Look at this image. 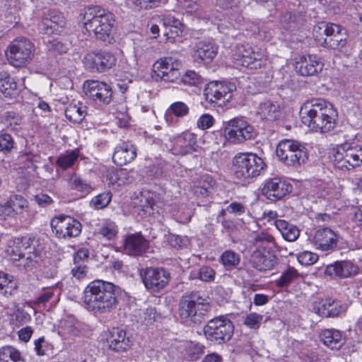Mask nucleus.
Masks as SVG:
<instances>
[{
    "label": "nucleus",
    "mask_w": 362,
    "mask_h": 362,
    "mask_svg": "<svg viewBox=\"0 0 362 362\" xmlns=\"http://www.w3.org/2000/svg\"><path fill=\"white\" fill-rule=\"evenodd\" d=\"M300 115L304 125L311 131L320 133L332 130L337 119V112L333 105L322 99L305 102L300 108Z\"/></svg>",
    "instance_id": "nucleus-1"
},
{
    "label": "nucleus",
    "mask_w": 362,
    "mask_h": 362,
    "mask_svg": "<svg viewBox=\"0 0 362 362\" xmlns=\"http://www.w3.org/2000/svg\"><path fill=\"white\" fill-rule=\"evenodd\" d=\"M116 286L103 280H94L85 288L83 302L86 310L94 315L111 313L117 306Z\"/></svg>",
    "instance_id": "nucleus-2"
},
{
    "label": "nucleus",
    "mask_w": 362,
    "mask_h": 362,
    "mask_svg": "<svg viewBox=\"0 0 362 362\" xmlns=\"http://www.w3.org/2000/svg\"><path fill=\"white\" fill-rule=\"evenodd\" d=\"M83 22L86 31L93 33L96 38L108 43L113 40V16L100 6L86 8L83 13Z\"/></svg>",
    "instance_id": "nucleus-3"
},
{
    "label": "nucleus",
    "mask_w": 362,
    "mask_h": 362,
    "mask_svg": "<svg viewBox=\"0 0 362 362\" xmlns=\"http://www.w3.org/2000/svg\"><path fill=\"white\" fill-rule=\"evenodd\" d=\"M208 300L197 291L183 296L179 303V315L186 324L200 323L210 310Z\"/></svg>",
    "instance_id": "nucleus-4"
},
{
    "label": "nucleus",
    "mask_w": 362,
    "mask_h": 362,
    "mask_svg": "<svg viewBox=\"0 0 362 362\" xmlns=\"http://www.w3.org/2000/svg\"><path fill=\"white\" fill-rule=\"evenodd\" d=\"M234 175L239 179L256 177L265 168L263 159L255 153H239L233 160Z\"/></svg>",
    "instance_id": "nucleus-5"
},
{
    "label": "nucleus",
    "mask_w": 362,
    "mask_h": 362,
    "mask_svg": "<svg viewBox=\"0 0 362 362\" xmlns=\"http://www.w3.org/2000/svg\"><path fill=\"white\" fill-rule=\"evenodd\" d=\"M276 156L285 165L299 167L308 158L306 148L300 142L293 139H284L276 146Z\"/></svg>",
    "instance_id": "nucleus-6"
},
{
    "label": "nucleus",
    "mask_w": 362,
    "mask_h": 362,
    "mask_svg": "<svg viewBox=\"0 0 362 362\" xmlns=\"http://www.w3.org/2000/svg\"><path fill=\"white\" fill-rule=\"evenodd\" d=\"M34 54V45L24 37L14 40L8 45L6 52L8 61L16 67H23L28 64L33 60Z\"/></svg>",
    "instance_id": "nucleus-7"
},
{
    "label": "nucleus",
    "mask_w": 362,
    "mask_h": 362,
    "mask_svg": "<svg viewBox=\"0 0 362 362\" xmlns=\"http://www.w3.org/2000/svg\"><path fill=\"white\" fill-rule=\"evenodd\" d=\"M206 338L216 344L228 341L233 333L232 322L225 316H218L210 320L204 327Z\"/></svg>",
    "instance_id": "nucleus-8"
},
{
    "label": "nucleus",
    "mask_w": 362,
    "mask_h": 362,
    "mask_svg": "<svg viewBox=\"0 0 362 362\" xmlns=\"http://www.w3.org/2000/svg\"><path fill=\"white\" fill-rule=\"evenodd\" d=\"M226 139L235 144H243L255 136V129L247 122L234 118L227 122L224 127Z\"/></svg>",
    "instance_id": "nucleus-9"
},
{
    "label": "nucleus",
    "mask_w": 362,
    "mask_h": 362,
    "mask_svg": "<svg viewBox=\"0 0 362 362\" xmlns=\"http://www.w3.org/2000/svg\"><path fill=\"white\" fill-rule=\"evenodd\" d=\"M362 163V149L344 144L339 146L334 154V164L339 169L354 168Z\"/></svg>",
    "instance_id": "nucleus-10"
},
{
    "label": "nucleus",
    "mask_w": 362,
    "mask_h": 362,
    "mask_svg": "<svg viewBox=\"0 0 362 362\" xmlns=\"http://www.w3.org/2000/svg\"><path fill=\"white\" fill-rule=\"evenodd\" d=\"M53 233L59 238L77 237L81 232V223L70 216L60 215L51 220Z\"/></svg>",
    "instance_id": "nucleus-11"
},
{
    "label": "nucleus",
    "mask_w": 362,
    "mask_h": 362,
    "mask_svg": "<svg viewBox=\"0 0 362 362\" xmlns=\"http://www.w3.org/2000/svg\"><path fill=\"white\" fill-rule=\"evenodd\" d=\"M139 275L145 287L154 292L164 288L170 279V273L163 268H143Z\"/></svg>",
    "instance_id": "nucleus-12"
},
{
    "label": "nucleus",
    "mask_w": 362,
    "mask_h": 362,
    "mask_svg": "<svg viewBox=\"0 0 362 362\" xmlns=\"http://www.w3.org/2000/svg\"><path fill=\"white\" fill-rule=\"evenodd\" d=\"M182 63L172 57L158 59L153 65V71L156 76L167 82H174L180 77Z\"/></svg>",
    "instance_id": "nucleus-13"
},
{
    "label": "nucleus",
    "mask_w": 362,
    "mask_h": 362,
    "mask_svg": "<svg viewBox=\"0 0 362 362\" xmlns=\"http://www.w3.org/2000/svg\"><path fill=\"white\" fill-rule=\"evenodd\" d=\"M235 88L232 83L211 81L204 89L205 98L211 103L222 106L231 99Z\"/></svg>",
    "instance_id": "nucleus-14"
},
{
    "label": "nucleus",
    "mask_w": 362,
    "mask_h": 362,
    "mask_svg": "<svg viewBox=\"0 0 362 362\" xmlns=\"http://www.w3.org/2000/svg\"><path fill=\"white\" fill-rule=\"evenodd\" d=\"M86 66L93 71L104 72L115 65L116 57L110 52L100 51L88 53L85 57Z\"/></svg>",
    "instance_id": "nucleus-15"
},
{
    "label": "nucleus",
    "mask_w": 362,
    "mask_h": 362,
    "mask_svg": "<svg viewBox=\"0 0 362 362\" xmlns=\"http://www.w3.org/2000/svg\"><path fill=\"white\" fill-rule=\"evenodd\" d=\"M85 94L95 101L108 104L112 99V91L109 85L98 81H86L83 84Z\"/></svg>",
    "instance_id": "nucleus-16"
},
{
    "label": "nucleus",
    "mask_w": 362,
    "mask_h": 362,
    "mask_svg": "<svg viewBox=\"0 0 362 362\" xmlns=\"http://www.w3.org/2000/svg\"><path fill=\"white\" fill-rule=\"evenodd\" d=\"M292 191V186L279 177L268 180L262 189V194L268 199L276 201L282 199Z\"/></svg>",
    "instance_id": "nucleus-17"
},
{
    "label": "nucleus",
    "mask_w": 362,
    "mask_h": 362,
    "mask_svg": "<svg viewBox=\"0 0 362 362\" xmlns=\"http://www.w3.org/2000/svg\"><path fill=\"white\" fill-rule=\"evenodd\" d=\"M296 71L303 76H310L322 70L323 64L315 55H303L296 58Z\"/></svg>",
    "instance_id": "nucleus-18"
},
{
    "label": "nucleus",
    "mask_w": 362,
    "mask_h": 362,
    "mask_svg": "<svg viewBox=\"0 0 362 362\" xmlns=\"http://www.w3.org/2000/svg\"><path fill=\"white\" fill-rule=\"evenodd\" d=\"M170 151L174 155L184 156L195 151L197 144L196 135L185 132L171 140Z\"/></svg>",
    "instance_id": "nucleus-19"
},
{
    "label": "nucleus",
    "mask_w": 362,
    "mask_h": 362,
    "mask_svg": "<svg viewBox=\"0 0 362 362\" xmlns=\"http://www.w3.org/2000/svg\"><path fill=\"white\" fill-rule=\"evenodd\" d=\"M313 310L324 317H334L345 312L339 302L331 298L318 299L313 303Z\"/></svg>",
    "instance_id": "nucleus-20"
},
{
    "label": "nucleus",
    "mask_w": 362,
    "mask_h": 362,
    "mask_svg": "<svg viewBox=\"0 0 362 362\" xmlns=\"http://www.w3.org/2000/svg\"><path fill=\"white\" fill-rule=\"evenodd\" d=\"M346 30L341 25L329 23V28L324 41V47L336 49L344 47L346 44Z\"/></svg>",
    "instance_id": "nucleus-21"
},
{
    "label": "nucleus",
    "mask_w": 362,
    "mask_h": 362,
    "mask_svg": "<svg viewBox=\"0 0 362 362\" xmlns=\"http://www.w3.org/2000/svg\"><path fill=\"white\" fill-rule=\"evenodd\" d=\"M315 247L322 251L333 250L337 245L338 238L336 233L328 228L317 230L313 237Z\"/></svg>",
    "instance_id": "nucleus-22"
},
{
    "label": "nucleus",
    "mask_w": 362,
    "mask_h": 362,
    "mask_svg": "<svg viewBox=\"0 0 362 362\" xmlns=\"http://www.w3.org/2000/svg\"><path fill=\"white\" fill-rule=\"evenodd\" d=\"M358 268L348 260L337 261L327 265L325 274L332 277L348 278L358 273Z\"/></svg>",
    "instance_id": "nucleus-23"
},
{
    "label": "nucleus",
    "mask_w": 362,
    "mask_h": 362,
    "mask_svg": "<svg viewBox=\"0 0 362 362\" xmlns=\"http://www.w3.org/2000/svg\"><path fill=\"white\" fill-rule=\"evenodd\" d=\"M107 340L110 349L118 353L127 351L132 346L126 332L119 328H113Z\"/></svg>",
    "instance_id": "nucleus-24"
},
{
    "label": "nucleus",
    "mask_w": 362,
    "mask_h": 362,
    "mask_svg": "<svg viewBox=\"0 0 362 362\" xmlns=\"http://www.w3.org/2000/svg\"><path fill=\"white\" fill-rule=\"evenodd\" d=\"M136 157L135 146L129 142H122L116 146L112 160L117 165L122 166L132 162Z\"/></svg>",
    "instance_id": "nucleus-25"
},
{
    "label": "nucleus",
    "mask_w": 362,
    "mask_h": 362,
    "mask_svg": "<svg viewBox=\"0 0 362 362\" xmlns=\"http://www.w3.org/2000/svg\"><path fill=\"white\" fill-rule=\"evenodd\" d=\"M250 263L259 271H267L273 269L276 260L274 255L269 251L257 249L252 254Z\"/></svg>",
    "instance_id": "nucleus-26"
},
{
    "label": "nucleus",
    "mask_w": 362,
    "mask_h": 362,
    "mask_svg": "<svg viewBox=\"0 0 362 362\" xmlns=\"http://www.w3.org/2000/svg\"><path fill=\"white\" fill-rule=\"evenodd\" d=\"M148 247V241L140 234H132L125 239L124 250L129 255H141Z\"/></svg>",
    "instance_id": "nucleus-27"
},
{
    "label": "nucleus",
    "mask_w": 362,
    "mask_h": 362,
    "mask_svg": "<svg viewBox=\"0 0 362 362\" xmlns=\"http://www.w3.org/2000/svg\"><path fill=\"white\" fill-rule=\"evenodd\" d=\"M320 339L324 345L332 350H339L345 343V337L341 331L336 329H326L320 334Z\"/></svg>",
    "instance_id": "nucleus-28"
},
{
    "label": "nucleus",
    "mask_w": 362,
    "mask_h": 362,
    "mask_svg": "<svg viewBox=\"0 0 362 362\" xmlns=\"http://www.w3.org/2000/svg\"><path fill=\"white\" fill-rule=\"evenodd\" d=\"M28 249H30V246L25 238H15L8 242L6 252L10 260L16 262L21 260Z\"/></svg>",
    "instance_id": "nucleus-29"
},
{
    "label": "nucleus",
    "mask_w": 362,
    "mask_h": 362,
    "mask_svg": "<svg viewBox=\"0 0 362 362\" xmlns=\"http://www.w3.org/2000/svg\"><path fill=\"white\" fill-rule=\"evenodd\" d=\"M217 54V47L211 42H199L194 53V60L199 63H209Z\"/></svg>",
    "instance_id": "nucleus-30"
},
{
    "label": "nucleus",
    "mask_w": 362,
    "mask_h": 362,
    "mask_svg": "<svg viewBox=\"0 0 362 362\" xmlns=\"http://www.w3.org/2000/svg\"><path fill=\"white\" fill-rule=\"evenodd\" d=\"M215 184V180L210 175H204L195 181L192 190L197 197H207L213 193Z\"/></svg>",
    "instance_id": "nucleus-31"
},
{
    "label": "nucleus",
    "mask_w": 362,
    "mask_h": 362,
    "mask_svg": "<svg viewBox=\"0 0 362 362\" xmlns=\"http://www.w3.org/2000/svg\"><path fill=\"white\" fill-rule=\"evenodd\" d=\"M133 204L148 216L153 215L156 210L154 198L148 191L141 192L133 199Z\"/></svg>",
    "instance_id": "nucleus-32"
},
{
    "label": "nucleus",
    "mask_w": 362,
    "mask_h": 362,
    "mask_svg": "<svg viewBox=\"0 0 362 362\" xmlns=\"http://www.w3.org/2000/svg\"><path fill=\"white\" fill-rule=\"evenodd\" d=\"M276 228L281 233L284 238L289 242L297 240L300 235L299 229L285 220L279 219L274 222Z\"/></svg>",
    "instance_id": "nucleus-33"
},
{
    "label": "nucleus",
    "mask_w": 362,
    "mask_h": 362,
    "mask_svg": "<svg viewBox=\"0 0 362 362\" xmlns=\"http://www.w3.org/2000/svg\"><path fill=\"white\" fill-rule=\"evenodd\" d=\"M18 288L17 281L12 275L0 272V293L8 297L13 295Z\"/></svg>",
    "instance_id": "nucleus-34"
},
{
    "label": "nucleus",
    "mask_w": 362,
    "mask_h": 362,
    "mask_svg": "<svg viewBox=\"0 0 362 362\" xmlns=\"http://www.w3.org/2000/svg\"><path fill=\"white\" fill-rule=\"evenodd\" d=\"M0 92L5 97H12L17 94V83L6 71L0 72Z\"/></svg>",
    "instance_id": "nucleus-35"
},
{
    "label": "nucleus",
    "mask_w": 362,
    "mask_h": 362,
    "mask_svg": "<svg viewBox=\"0 0 362 362\" xmlns=\"http://www.w3.org/2000/svg\"><path fill=\"white\" fill-rule=\"evenodd\" d=\"M257 114L261 119L272 121L279 116V107L273 103L267 101L259 105Z\"/></svg>",
    "instance_id": "nucleus-36"
},
{
    "label": "nucleus",
    "mask_w": 362,
    "mask_h": 362,
    "mask_svg": "<svg viewBox=\"0 0 362 362\" xmlns=\"http://www.w3.org/2000/svg\"><path fill=\"white\" fill-rule=\"evenodd\" d=\"M6 202L8 204L11 209L13 210L16 216L17 215H23L25 213L28 215L30 214L29 203L27 199L21 195H11Z\"/></svg>",
    "instance_id": "nucleus-37"
},
{
    "label": "nucleus",
    "mask_w": 362,
    "mask_h": 362,
    "mask_svg": "<svg viewBox=\"0 0 362 362\" xmlns=\"http://www.w3.org/2000/svg\"><path fill=\"white\" fill-rule=\"evenodd\" d=\"M252 243L257 249L261 250V248H264V250H265L267 247L269 248L276 247V243L274 236L266 231L254 233Z\"/></svg>",
    "instance_id": "nucleus-38"
},
{
    "label": "nucleus",
    "mask_w": 362,
    "mask_h": 362,
    "mask_svg": "<svg viewBox=\"0 0 362 362\" xmlns=\"http://www.w3.org/2000/svg\"><path fill=\"white\" fill-rule=\"evenodd\" d=\"M68 185L71 189L79 192L83 194H87L93 190V187L89 182L83 180L79 175L75 173L69 176Z\"/></svg>",
    "instance_id": "nucleus-39"
},
{
    "label": "nucleus",
    "mask_w": 362,
    "mask_h": 362,
    "mask_svg": "<svg viewBox=\"0 0 362 362\" xmlns=\"http://www.w3.org/2000/svg\"><path fill=\"white\" fill-rule=\"evenodd\" d=\"M85 109L81 105L69 104L65 109V116L70 122L78 124L85 117Z\"/></svg>",
    "instance_id": "nucleus-40"
},
{
    "label": "nucleus",
    "mask_w": 362,
    "mask_h": 362,
    "mask_svg": "<svg viewBox=\"0 0 362 362\" xmlns=\"http://www.w3.org/2000/svg\"><path fill=\"white\" fill-rule=\"evenodd\" d=\"M266 59L262 54L252 51L249 55L243 54L242 64L252 69H260L264 65Z\"/></svg>",
    "instance_id": "nucleus-41"
},
{
    "label": "nucleus",
    "mask_w": 362,
    "mask_h": 362,
    "mask_svg": "<svg viewBox=\"0 0 362 362\" xmlns=\"http://www.w3.org/2000/svg\"><path fill=\"white\" fill-rule=\"evenodd\" d=\"M189 109L188 106L183 102L177 101L172 103L167 110L165 117L168 122L172 119L171 115L177 117H182L188 115Z\"/></svg>",
    "instance_id": "nucleus-42"
},
{
    "label": "nucleus",
    "mask_w": 362,
    "mask_h": 362,
    "mask_svg": "<svg viewBox=\"0 0 362 362\" xmlns=\"http://www.w3.org/2000/svg\"><path fill=\"white\" fill-rule=\"evenodd\" d=\"M298 276V272L295 268L289 267L282 272L280 278L275 281V284L278 287L284 288L291 284Z\"/></svg>",
    "instance_id": "nucleus-43"
},
{
    "label": "nucleus",
    "mask_w": 362,
    "mask_h": 362,
    "mask_svg": "<svg viewBox=\"0 0 362 362\" xmlns=\"http://www.w3.org/2000/svg\"><path fill=\"white\" fill-rule=\"evenodd\" d=\"M23 358L21 353L11 346L0 348V362H16Z\"/></svg>",
    "instance_id": "nucleus-44"
},
{
    "label": "nucleus",
    "mask_w": 362,
    "mask_h": 362,
    "mask_svg": "<svg viewBox=\"0 0 362 362\" xmlns=\"http://www.w3.org/2000/svg\"><path fill=\"white\" fill-rule=\"evenodd\" d=\"M78 158V151H68L58 157L56 163L62 169L66 170L75 163Z\"/></svg>",
    "instance_id": "nucleus-45"
},
{
    "label": "nucleus",
    "mask_w": 362,
    "mask_h": 362,
    "mask_svg": "<svg viewBox=\"0 0 362 362\" xmlns=\"http://www.w3.org/2000/svg\"><path fill=\"white\" fill-rule=\"evenodd\" d=\"M329 23L328 22H321L313 28V37L317 43L322 47H324V41L329 28Z\"/></svg>",
    "instance_id": "nucleus-46"
},
{
    "label": "nucleus",
    "mask_w": 362,
    "mask_h": 362,
    "mask_svg": "<svg viewBox=\"0 0 362 362\" xmlns=\"http://www.w3.org/2000/svg\"><path fill=\"white\" fill-rule=\"evenodd\" d=\"M112 199V194L110 192H105L95 196L92 199L90 204L95 209H102L106 207Z\"/></svg>",
    "instance_id": "nucleus-47"
},
{
    "label": "nucleus",
    "mask_w": 362,
    "mask_h": 362,
    "mask_svg": "<svg viewBox=\"0 0 362 362\" xmlns=\"http://www.w3.org/2000/svg\"><path fill=\"white\" fill-rule=\"evenodd\" d=\"M62 28V26L58 25L57 23H54V21H52L49 18H44L40 25V30L48 35L57 34L60 32Z\"/></svg>",
    "instance_id": "nucleus-48"
},
{
    "label": "nucleus",
    "mask_w": 362,
    "mask_h": 362,
    "mask_svg": "<svg viewBox=\"0 0 362 362\" xmlns=\"http://www.w3.org/2000/svg\"><path fill=\"white\" fill-rule=\"evenodd\" d=\"M221 259L224 266L235 267L240 262V256L232 250H227L222 254Z\"/></svg>",
    "instance_id": "nucleus-49"
},
{
    "label": "nucleus",
    "mask_w": 362,
    "mask_h": 362,
    "mask_svg": "<svg viewBox=\"0 0 362 362\" xmlns=\"http://www.w3.org/2000/svg\"><path fill=\"white\" fill-rule=\"evenodd\" d=\"M14 140L13 137L7 133L0 134V151L4 153L11 152L14 147Z\"/></svg>",
    "instance_id": "nucleus-50"
},
{
    "label": "nucleus",
    "mask_w": 362,
    "mask_h": 362,
    "mask_svg": "<svg viewBox=\"0 0 362 362\" xmlns=\"http://www.w3.org/2000/svg\"><path fill=\"white\" fill-rule=\"evenodd\" d=\"M18 266L23 267L28 269L36 266L38 262V257L35 253L31 252H25V255L18 262Z\"/></svg>",
    "instance_id": "nucleus-51"
},
{
    "label": "nucleus",
    "mask_w": 362,
    "mask_h": 362,
    "mask_svg": "<svg viewBox=\"0 0 362 362\" xmlns=\"http://www.w3.org/2000/svg\"><path fill=\"white\" fill-rule=\"evenodd\" d=\"M181 81L189 86H197L202 82V78L194 71H187L182 76Z\"/></svg>",
    "instance_id": "nucleus-52"
},
{
    "label": "nucleus",
    "mask_w": 362,
    "mask_h": 362,
    "mask_svg": "<svg viewBox=\"0 0 362 362\" xmlns=\"http://www.w3.org/2000/svg\"><path fill=\"white\" fill-rule=\"evenodd\" d=\"M298 260L302 265H311L318 259V255L310 251H303L298 255Z\"/></svg>",
    "instance_id": "nucleus-53"
},
{
    "label": "nucleus",
    "mask_w": 362,
    "mask_h": 362,
    "mask_svg": "<svg viewBox=\"0 0 362 362\" xmlns=\"http://www.w3.org/2000/svg\"><path fill=\"white\" fill-rule=\"evenodd\" d=\"M54 296V288H45L42 293L33 301L34 305H45L49 302Z\"/></svg>",
    "instance_id": "nucleus-54"
},
{
    "label": "nucleus",
    "mask_w": 362,
    "mask_h": 362,
    "mask_svg": "<svg viewBox=\"0 0 362 362\" xmlns=\"http://www.w3.org/2000/svg\"><path fill=\"white\" fill-rule=\"evenodd\" d=\"M262 315L255 313L248 314L244 320V324L251 329H258L262 321Z\"/></svg>",
    "instance_id": "nucleus-55"
},
{
    "label": "nucleus",
    "mask_w": 362,
    "mask_h": 362,
    "mask_svg": "<svg viewBox=\"0 0 362 362\" xmlns=\"http://www.w3.org/2000/svg\"><path fill=\"white\" fill-rule=\"evenodd\" d=\"M133 5L138 8L149 9L156 7L160 0H131Z\"/></svg>",
    "instance_id": "nucleus-56"
},
{
    "label": "nucleus",
    "mask_w": 362,
    "mask_h": 362,
    "mask_svg": "<svg viewBox=\"0 0 362 362\" xmlns=\"http://www.w3.org/2000/svg\"><path fill=\"white\" fill-rule=\"evenodd\" d=\"M156 310L153 308H148L141 316V320L146 325H151L156 319Z\"/></svg>",
    "instance_id": "nucleus-57"
},
{
    "label": "nucleus",
    "mask_w": 362,
    "mask_h": 362,
    "mask_svg": "<svg viewBox=\"0 0 362 362\" xmlns=\"http://www.w3.org/2000/svg\"><path fill=\"white\" fill-rule=\"evenodd\" d=\"M15 217L16 215L13 213V210L11 209L10 206L6 202L4 204H0V220L7 221L9 218Z\"/></svg>",
    "instance_id": "nucleus-58"
},
{
    "label": "nucleus",
    "mask_w": 362,
    "mask_h": 362,
    "mask_svg": "<svg viewBox=\"0 0 362 362\" xmlns=\"http://www.w3.org/2000/svg\"><path fill=\"white\" fill-rule=\"evenodd\" d=\"M116 233L117 229L114 223H107L100 228V234L107 240L112 239Z\"/></svg>",
    "instance_id": "nucleus-59"
},
{
    "label": "nucleus",
    "mask_w": 362,
    "mask_h": 362,
    "mask_svg": "<svg viewBox=\"0 0 362 362\" xmlns=\"http://www.w3.org/2000/svg\"><path fill=\"white\" fill-rule=\"evenodd\" d=\"M170 245L174 248H182L186 245L187 240L175 234H170L168 238Z\"/></svg>",
    "instance_id": "nucleus-60"
},
{
    "label": "nucleus",
    "mask_w": 362,
    "mask_h": 362,
    "mask_svg": "<svg viewBox=\"0 0 362 362\" xmlns=\"http://www.w3.org/2000/svg\"><path fill=\"white\" fill-rule=\"evenodd\" d=\"M89 257V252L87 249H80L74 257V264H86Z\"/></svg>",
    "instance_id": "nucleus-61"
},
{
    "label": "nucleus",
    "mask_w": 362,
    "mask_h": 362,
    "mask_svg": "<svg viewBox=\"0 0 362 362\" xmlns=\"http://www.w3.org/2000/svg\"><path fill=\"white\" fill-rule=\"evenodd\" d=\"M215 272L211 267H202L199 271V279L204 281L214 280Z\"/></svg>",
    "instance_id": "nucleus-62"
},
{
    "label": "nucleus",
    "mask_w": 362,
    "mask_h": 362,
    "mask_svg": "<svg viewBox=\"0 0 362 362\" xmlns=\"http://www.w3.org/2000/svg\"><path fill=\"white\" fill-rule=\"evenodd\" d=\"M117 187L123 186L130 183L132 181V177L129 176V173L125 169L118 170V175L117 178Z\"/></svg>",
    "instance_id": "nucleus-63"
},
{
    "label": "nucleus",
    "mask_w": 362,
    "mask_h": 362,
    "mask_svg": "<svg viewBox=\"0 0 362 362\" xmlns=\"http://www.w3.org/2000/svg\"><path fill=\"white\" fill-rule=\"evenodd\" d=\"M163 32L166 40H174L177 37L181 35L182 29L181 27H176V25L174 28L164 27Z\"/></svg>",
    "instance_id": "nucleus-64"
}]
</instances>
